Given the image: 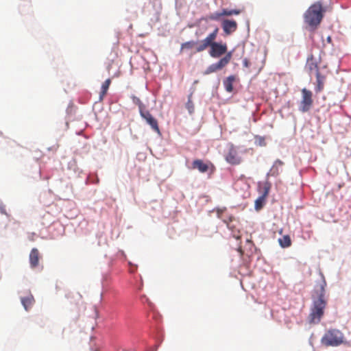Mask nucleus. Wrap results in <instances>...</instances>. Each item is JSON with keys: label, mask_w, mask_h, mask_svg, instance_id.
Here are the masks:
<instances>
[{"label": "nucleus", "mask_w": 351, "mask_h": 351, "mask_svg": "<svg viewBox=\"0 0 351 351\" xmlns=\"http://www.w3.org/2000/svg\"><path fill=\"white\" fill-rule=\"evenodd\" d=\"M326 282L322 279L317 285L315 290L317 298L314 300L309 314V322L311 324H318L324 313L327 301L325 298Z\"/></svg>", "instance_id": "f257e3e1"}, {"label": "nucleus", "mask_w": 351, "mask_h": 351, "mask_svg": "<svg viewBox=\"0 0 351 351\" xmlns=\"http://www.w3.org/2000/svg\"><path fill=\"white\" fill-rule=\"evenodd\" d=\"M218 29H215L212 33L204 40H201V44L198 45L197 52H202L210 47L209 54L213 58H219L227 53L226 44H221L215 42Z\"/></svg>", "instance_id": "f03ea898"}, {"label": "nucleus", "mask_w": 351, "mask_h": 351, "mask_svg": "<svg viewBox=\"0 0 351 351\" xmlns=\"http://www.w3.org/2000/svg\"><path fill=\"white\" fill-rule=\"evenodd\" d=\"M344 335L342 332L337 329H330L327 330L321 339V343L326 347L339 346L343 343Z\"/></svg>", "instance_id": "7ed1b4c3"}, {"label": "nucleus", "mask_w": 351, "mask_h": 351, "mask_svg": "<svg viewBox=\"0 0 351 351\" xmlns=\"http://www.w3.org/2000/svg\"><path fill=\"white\" fill-rule=\"evenodd\" d=\"M326 10L320 1L314 3L304 14L305 22H321Z\"/></svg>", "instance_id": "20e7f679"}, {"label": "nucleus", "mask_w": 351, "mask_h": 351, "mask_svg": "<svg viewBox=\"0 0 351 351\" xmlns=\"http://www.w3.org/2000/svg\"><path fill=\"white\" fill-rule=\"evenodd\" d=\"M193 169H197L202 173H208L209 177L215 171V167L210 161L204 162L201 159H195L192 162Z\"/></svg>", "instance_id": "39448f33"}, {"label": "nucleus", "mask_w": 351, "mask_h": 351, "mask_svg": "<svg viewBox=\"0 0 351 351\" xmlns=\"http://www.w3.org/2000/svg\"><path fill=\"white\" fill-rule=\"evenodd\" d=\"M302 99L299 104V110L306 112L310 110L313 104V93L310 90L304 88L301 90Z\"/></svg>", "instance_id": "423d86ee"}, {"label": "nucleus", "mask_w": 351, "mask_h": 351, "mask_svg": "<svg viewBox=\"0 0 351 351\" xmlns=\"http://www.w3.org/2000/svg\"><path fill=\"white\" fill-rule=\"evenodd\" d=\"M232 56V54L231 51L228 52V53H226L223 58H221L219 62L210 65L204 73L207 75L222 69L230 62Z\"/></svg>", "instance_id": "0eeeda50"}, {"label": "nucleus", "mask_w": 351, "mask_h": 351, "mask_svg": "<svg viewBox=\"0 0 351 351\" xmlns=\"http://www.w3.org/2000/svg\"><path fill=\"white\" fill-rule=\"evenodd\" d=\"M225 160L227 162L232 165H237L241 162V158L234 145L230 144L229 145L228 149L225 154Z\"/></svg>", "instance_id": "6e6552de"}, {"label": "nucleus", "mask_w": 351, "mask_h": 351, "mask_svg": "<svg viewBox=\"0 0 351 351\" xmlns=\"http://www.w3.org/2000/svg\"><path fill=\"white\" fill-rule=\"evenodd\" d=\"M141 116L146 121V122L152 127V128L157 132H160L157 120L151 114L148 110L145 108L140 112Z\"/></svg>", "instance_id": "1a4fd4ad"}, {"label": "nucleus", "mask_w": 351, "mask_h": 351, "mask_svg": "<svg viewBox=\"0 0 351 351\" xmlns=\"http://www.w3.org/2000/svg\"><path fill=\"white\" fill-rule=\"evenodd\" d=\"M271 187V184L267 180L258 183V191L263 197L267 198Z\"/></svg>", "instance_id": "9d476101"}, {"label": "nucleus", "mask_w": 351, "mask_h": 351, "mask_svg": "<svg viewBox=\"0 0 351 351\" xmlns=\"http://www.w3.org/2000/svg\"><path fill=\"white\" fill-rule=\"evenodd\" d=\"M283 165L284 162L282 160H276L271 167L268 175L274 177L278 176L282 171Z\"/></svg>", "instance_id": "9b49d317"}, {"label": "nucleus", "mask_w": 351, "mask_h": 351, "mask_svg": "<svg viewBox=\"0 0 351 351\" xmlns=\"http://www.w3.org/2000/svg\"><path fill=\"white\" fill-rule=\"evenodd\" d=\"M40 254L36 248H33L29 254V263L32 268L38 265Z\"/></svg>", "instance_id": "f8f14e48"}, {"label": "nucleus", "mask_w": 351, "mask_h": 351, "mask_svg": "<svg viewBox=\"0 0 351 351\" xmlns=\"http://www.w3.org/2000/svg\"><path fill=\"white\" fill-rule=\"evenodd\" d=\"M21 303L26 311H28L34 304L35 300L32 294L21 299Z\"/></svg>", "instance_id": "ddd939ff"}, {"label": "nucleus", "mask_w": 351, "mask_h": 351, "mask_svg": "<svg viewBox=\"0 0 351 351\" xmlns=\"http://www.w3.org/2000/svg\"><path fill=\"white\" fill-rule=\"evenodd\" d=\"M200 44H201V40L198 41V42L191 40V41L184 43L181 45L180 51L182 52V51H184L185 49L189 50V49H192L195 48V52H197V47Z\"/></svg>", "instance_id": "4468645a"}, {"label": "nucleus", "mask_w": 351, "mask_h": 351, "mask_svg": "<svg viewBox=\"0 0 351 351\" xmlns=\"http://www.w3.org/2000/svg\"><path fill=\"white\" fill-rule=\"evenodd\" d=\"M308 69L311 71V72H313V71H315L316 73L317 72H319V69H318V64H317V62H316V60L313 58V56H311V57L308 58L307 59V62H306V66Z\"/></svg>", "instance_id": "2eb2a0df"}, {"label": "nucleus", "mask_w": 351, "mask_h": 351, "mask_svg": "<svg viewBox=\"0 0 351 351\" xmlns=\"http://www.w3.org/2000/svg\"><path fill=\"white\" fill-rule=\"evenodd\" d=\"M235 81L234 75H230L223 81V86L227 92L231 93L233 91V82Z\"/></svg>", "instance_id": "dca6fc26"}, {"label": "nucleus", "mask_w": 351, "mask_h": 351, "mask_svg": "<svg viewBox=\"0 0 351 351\" xmlns=\"http://www.w3.org/2000/svg\"><path fill=\"white\" fill-rule=\"evenodd\" d=\"M317 78V86L315 88V91L317 93L321 92L324 88L325 76L322 75L320 72H317L316 74Z\"/></svg>", "instance_id": "f3484780"}, {"label": "nucleus", "mask_w": 351, "mask_h": 351, "mask_svg": "<svg viewBox=\"0 0 351 351\" xmlns=\"http://www.w3.org/2000/svg\"><path fill=\"white\" fill-rule=\"evenodd\" d=\"M71 304H77L82 300V295L78 293L70 292L66 295Z\"/></svg>", "instance_id": "a211bd4d"}, {"label": "nucleus", "mask_w": 351, "mask_h": 351, "mask_svg": "<svg viewBox=\"0 0 351 351\" xmlns=\"http://www.w3.org/2000/svg\"><path fill=\"white\" fill-rule=\"evenodd\" d=\"M111 84V80L107 79L101 85V92L99 95V99L102 100L104 97V96L106 95L108 90L109 88V86Z\"/></svg>", "instance_id": "6ab92c4d"}, {"label": "nucleus", "mask_w": 351, "mask_h": 351, "mask_svg": "<svg viewBox=\"0 0 351 351\" xmlns=\"http://www.w3.org/2000/svg\"><path fill=\"white\" fill-rule=\"evenodd\" d=\"M279 244L282 247H288L291 245V240L289 235H285L278 239Z\"/></svg>", "instance_id": "aec40b11"}, {"label": "nucleus", "mask_w": 351, "mask_h": 351, "mask_svg": "<svg viewBox=\"0 0 351 351\" xmlns=\"http://www.w3.org/2000/svg\"><path fill=\"white\" fill-rule=\"evenodd\" d=\"M223 29L226 34H230L237 29V23H223Z\"/></svg>", "instance_id": "412c9836"}, {"label": "nucleus", "mask_w": 351, "mask_h": 351, "mask_svg": "<svg viewBox=\"0 0 351 351\" xmlns=\"http://www.w3.org/2000/svg\"><path fill=\"white\" fill-rule=\"evenodd\" d=\"M132 99L133 103L138 106L139 112L145 108L144 104L142 103V101L138 97L133 95L132 96Z\"/></svg>", "instance_id": "4be33fe9"}, {"label": "nucleus", "mask_w": 351, "mask_h": 351, "mask_svg": "<svg viewBox=\"0 0 351 351\" xmlns=\"http://www.w3.org/2000/svg\"><path fill=\"white\" fill-rule=\"evenodd\" d=\"M240 12L236 10H223L221 13L218 14V16H230L232 14H239Z\"/></svg>", "instance_id": "5701e85b"}, {"label": "nucleus", "mask_w": 351, "mask_h": 351, "mask_svg": "<svg viewBox=\"0 0 351 351\" xmlns=\"http://www.w3.org/2000/svg\"><path fill=\"white\" fill-rule=\"evenodd\" d=\"M266 198L260 195V197L255 202V207L256 210L262 208L263 203L265 202Z\"/></svg>", "instance_id": "b1692460"}, {"label": "nucleus", "mask_w": 351, "mask_h": 351, "mask_svg": "<svg viewBox=\"0 0 351 351\" xmlns=\"http://www.w3.org/2000/svg\"><path fill=\"white\" fill-rule=\"evenodd\" d=\"M191 97H192V94H191L189 96V99H188V101H187V103L186 104V108L188 109V110H189V112L190 113H192L193 112V110H194V106H193V101L191 100Z\"/></svg>", "instance_id": "393cba45"}, {"label": "nucleus", "mask_w": 351, "mask_h": 351, "mask_svg": "<svg viewBox=\"0 0 351 351\" xmlns=\"http://www.w3.org/2000/svg\"><path fill=\"white\" fill-rule=\"evenodd\" d=\"M234 237L236 239H240V238H241V235H240L239 232H238L237 234H234Z\"/></svg>", "instance_id": "a878e982"}, {"label": "nucleus", "mask_w": 351, "mask_h": 351, "mask_svg": "<svg viewBox=\"0 0 351 351\" xmlns=\"http://www.w3.org/2000/svg\"><path fill=\"white\" fill-rule=\"evenodd\" d=\"M243 64L245 66H248V61L247 60H245L244 62H243Z\"/></svg>", "instance_id": "bb28decb"}, {"label": "nucleus", "mask_w": 351, "mask_h": 351, "mask_svg": "<svg viewBox=\"0 0 351 351\" xmlns=\"http://www.w3.org/2000/svg\"><path fill=\"white\" fill-rule=\"evenodd\" d=\"M238 251L241 253V255H242V254H243V251H242V249H241V247H239L238 248Z\"/></svg>", "instance_id": "cd10ccee"}, {"label": "nucleus", "mask_w": 351, "mask_h": 351, "mask_svg": "<svg viewBox=\"0 0 351 351\" xmlns=\"http://www.w3.org/2000/svg\"><path fill=\"white\" fill-rule=\"evenodd\" d=\"M227 226H228V227L230 229H231V228H232V227L230 226V223H228V222H227Z\"/></svg>", "instance_id": "c85d7f7f"}, {"label": "nucleus", "mask_w": 351, "mask_h": 351, "mask_svg": "<svg viewBox=\"0 0 351 351\" xmlns=\"http://www.w3.org/2000/svg\"><path fill=\"white\" fill-rule=\"evenodd\" d=\"M223 22L228 23V22H231V21H228V20H226V21H224Z\"/></svg>", "instance_id": "c756f323"}, {"label": "nucleus", "mask_w": 351, "mask_h": 351, "mask_svg": "<svg viewBox=\"0 0 351 351\" xmlns=\"http://www.w3.org/2000/svg\"><path fill=\"white\" fill-rule=\"evenodd\" d=\"M311 25H317V23H310Z\"/></svg>", "instance_id": "7c9ffc66"}, {"label": "nucleus", "mask_w": 351, "mask_h": 351, "mask_svg": "<svg viewBox=\"0 0 351 351\" xmlns=\"http://www.w3.org/2000/svg\"><path fill=\"white\" fill-rule=\"evenodd\" d=\"M232 217H230V221H232Z\"/></svg>", "instance_id": "2f4dec72"}]
</instances>
